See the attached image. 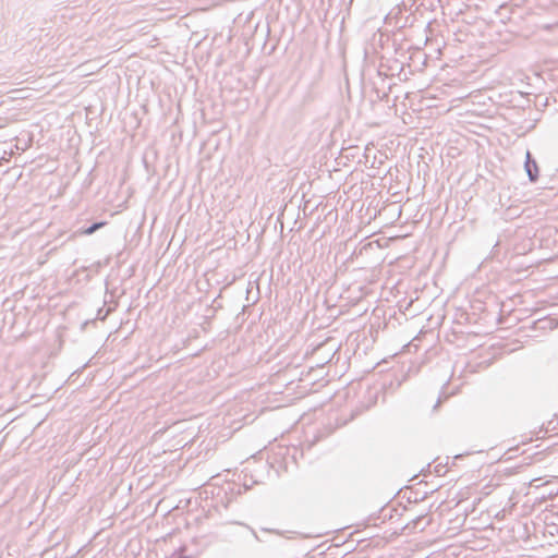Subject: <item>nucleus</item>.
Listing matches in <instances>:
<instances>
[{
    "instance_id": "obj_1",
    "label": "nucleus",
    "mask_w": 558,
    "mask_h": 558,
    "mask_svg": "<svg viewBox=\"0 0 558 558\" xmlns=\"http://www.w3.org/2000/svg\"><path fill=\"white\" fill-rule=\"evenodd\" d=\"M340 349V342L333 337L316 333V385L324 380L320 372L329 365Z\"/></svg>"
},
{
    "instance_id": "obj_2",
    "label": "nucleus",
    "mask_w": 558,
    "mask_h": 558,
    "mask_svg": "<svg viewBox=\"0 0 558 558\" xmlns=\"http://www.w3.org/2000/svg\"><path fill=\"white\" fill-rule=\"evenodd\" d=\"M316 233H322L319 240H325V238H328V240H335L331 230L332 226L338 220V211L335 204L329 199H326V202H319L316 204Z\"/></svg>"
},
{
    "instance_id": "obj_3",
    "label": "nucleus",
    "mask_w": 558,
    "mask_h": 558,
    "mask_svg": "<svg viewBox=\"0 0 558 558\" xmlns=\"http://www.w3.org/2000/svg\"><path fill=\"white\" fill-rule=\"evenodd\" d=\"M320 242L322 253L319 255V259L322 260L320 271L318 277L325 282L329 283L336 277V263H337V253L335 252V247H332L331 242L333 240H318Z\"/></svg>"
},
{
    "instance_id": "obj_4",
    "label": "nucleus",
    "mask_w": 558,
    "mask_h": 558,
    "mask_svg": "<svg viewBox=\"0 0 558 558\" xmlns=\"http://www.w3.org/2000/svg\"><path fill=\"white\" fill-rule=\"evenodd\" d=\"M329 412L330 413L328 415L327 432L324 434L316 433V442L319 440L320 437H326L327 435L331 434L336 428L347 423L345 420L340 418L338 411H335L332 407L330 408Z\"/></svg>"
},
{
    "instance_id": "obj_5",
    "label": "nucleus",
    "mask_w": 558,
    "mask_h": 558,
    "mask_svg": "<svg viewBox=\"0 0 558 558\" xmlns=\"http://www.w3.org/2000/svg\"><path fill=\"white\" fill-rule=\"evenodd\" d=\"M524 169L531 182H536L538 180V166L530 150L526 151Z\"/></svg>"
},
{
    "instance_id": "obj_6",
    "label": "nucleus",
    "mask_w": 558,
    "mask_h": 558,
    "mask_svg": "<svg viewBox=\"0 0 558 558\" xmlns=\"http://www.w3.org/2000/svg\"><path fill=\"white\" fill-rule=\"evenodd\" d=\"M106 222L104 221H97L92 223L89 227L85 228L81 233L85 235H90L95 233L97 230H99L101 227H104Z\"/></svg>"
},
{
    "instance_id": "obj_7",
    "label": "nucleus",
    "mask_w": 558,
    "mask_h": 558,
    "mask_svg": "<svg viewBox=\"0 0 558 558\" xmlns=\"http://www.w3.org/2000/svg\"><path fill=\"white\" fill-rule=\"evenodd\" d=\"M322 126L324 128L320 135H319V141L322 140V137L324 136V134L326 132H329L328 134V137L331 135V133L333 132V129L336 126L335 122H328V121H325Z\"/></svg>"
},
{
    "instance_id": "obj_8",
    "label": "nucleus",
    "mask_w": 558,
    "mask_h": 558,
    "mask_svg": "<svg viewBox=\"0 0 558 558\" xmlns=\"http://www.w3.org/2000/svg\"><path fill=\"white\" fill-rule=\"evenodd\" d=\"M329 547L326 548V542H323L322 544L316 545V553L317 555H326V550L329 549Z\"/></svg>"
},
{
    "instance_id": "obj_9",
    "label": "nucleus",
    "mask_w": 558,
    "mask_h": 558,
    "mask_svg": "<svg viewBox=\"0 0 558 558\" xmlns=\"http://www.w3.org/2000/svg\"><path fill=\"white\" fill-rule=\"evenodd\" d=\"M305 197H306V195L304 194L303 195V198L305 199L304 201V211L306 213L310 209L311 198L306 199Z\"/></svg>"
},
{
    "instance_id": "obj_10",
    "label": "nucleus",
    "mask_w": 558,
    "mask_h": 558,
    "mask_svg": "<svg viewBox=\"0 0 558 558\" xmlns=\"http://www.w3.org/2000/svg\"><path fill=\"white\" fill-rule=\"evenodd\" d=\"M441 403V399L439 398L436 402V404L434 405V410H436Z\"/></svg>"
},
{
    "instance_id": "obj_11",
    "label": "nucleus",
    "mask_w": 558,
    "mask_h": 558,
    "mask_svg": "<svg viewBox=\"0 0 558 558\" xmlns=\"http://www.w3.org/2000/svg\"><path fill=\"white\" fill-rule=\"evenodd\" d=\"M172 558H185V557H183V556H182V555H180V554H174V555L172 556Z\"/></svg>"
},
{
    "instance_id": "obj_12",
    "label": "nucleus",
    "mask_w": 558,
    "mask_h": 558,
    "mask_svg": "<svg viewBox=\"0 0 558 558\" xmlns=\"http://www.w3.org/2000/svg\"><path fill=\"white\" fill-rule=\"evenodd\" d=\"M423 519H424V517H420V518L416 520V522H415V526H417V525H418V523H420Z\"/></svg>"
},
{
    "instance_id": "obj_13",
    "label": "nucleus",
    "mask_w": 558,
    "mask_h": 558,
    "mask_svg": "<svg viewBox=\"0 0 558 558\" xmlns=\"http://www.w3.org/2000/svg\"><path fill=\"white\" fill-rule=\"evenodd\" d=\"M323 193H325V195L323 196V198H324L323 201L326 202V195H328V192H326V190H323Z\"/></svg>"
},
{
    "instance_id": "obj_14",
    "label": "nucleus",
    "mask_w": 558,
    "mask_h": 558,
    "mask_svg": "<svg viewBox=\"0 0 558 558\" xmlns=\"http://www.w3.org/2000/svg\"><path fill=\"white\" fill-rule=\"evenodd\" d=\"M323 193H325V195L323 196V198H324L323 201L326 202V195H328V192H326V190H323Z\"/></svg>"
},
{
    "instance_id": "obj_15",
    "label": "nucleus",
    "mask_w": 558,
    "mask_h": 558,
    "mask_svg": "<svg viewBox=\"0 0 558 558\" xmlns=\"http://www.w3.org/2000/svg\"><path fill=\"white\" fill-rule=\"evenodd\" d=\"M327 424H328V422H327V423H326V422H323V425H325V429H327ZM326 432H327V430H325V433H326ZM322 434H324V432H323Z\"/></svg>"
},
{
    "instance_id": "obj_16",
    "label": "nucleus",
    "mask_w": 558,
    "mask_h": 558,
    "mask_svg": "<svg viewBox=\"0 0 558 558\" xmlns=\"http://www.w3.org/2000/svg\"><path fill=\"white\" fill-rule=\"evenodd\" d=\"M323 327H325V325L324 324H319L318 329H320Z\"/></svg>"
}]
</instances>
